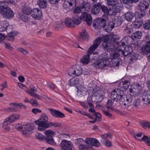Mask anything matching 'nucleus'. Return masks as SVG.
Wrapping results in <instances>:
<instances>
[{"mask_svg":"<svg viewBox=\"0 0 150 150\" xmlns=\"http://www.w3.org/2000/svg\"><path fill=\"white\" fill-rule=\"evenodd\" d=\"M130 82L127 80L121 82L120 84V86L124 89H127L130 85Z\"/></svg>","mask_w":150,"mask_h":150,"instance_id":"obj_33","label":"nucleus"},{"mask_svg":"<svg viewBox=\"0 0 150 150\" xmlns=\"http://www.w3.org/2000/svg\"><path fill=\"white\" fill-rule=\"evenodd\" d=\"M120 106L122 108H126L129 106V103L132 101V99L129 96L124 95L120 100Z\"/></svg>","mask_w":150,"mask_h":150,"instance_id":"obj_11","label":"nucleus"},{"mask_svg":"<svg viewBox=\"0 0 150 150\" xmlns=\"http://www.w3.org/2000/svg\"><path fill=\"white\" fill-rule=\"evenodd\" d=\"M142 11L139 12L138 13L139 16L138 17L139 18H142L144 17L146 14L145 11L144 10H141Z\"/></svg>","mask_w":150,"mask_h":150,"instance_id":"obj_63","label":"nucleus"},{"mask_svg":"<svg viewBox=\"0 0 150 150\" xmlns=\"http://www.w3.org/2000/svg\"><path fill=\"white\" fill-rule=\"evenodd\" d=\"M23 130L22 131V133L26 136H28L33 129V127L30 124L23 125Z\"/></svg>","mask_w":150,"mask_h":150,"instance_id":"obj_19","label":"nucleus"},{"mask_svg":"<svg viewBox=\"0 0 150 150\" xmlns=\"http://www.w3.org/2000/svg\"><path fill=\"white\" fill-rule=\"evenodd\" d=\"M20 117V115L18 114H13L10 115L5 119L3 122V126H7L8 125L18 120Z\"/></svg>","mask_w":150,"mask_h":150,"instance_id":"obj_10","label":"nucleus"},{"mask_svg":"<svg viewBox=\"0 0 150 150\" xmlns=\"http://www.w3.org/2000/svg\"><path fill=\"white\" fill-rule=\"evenodd\" d=\"M93 87L95 88L94 89H91L93 92V93L91 96V100L93 102L96 103H99L104 98V91L101 89L97 90L96 87V85L95 84L93 85Z\"/></svg>","mask_w":150,"mask_h":150,"instance_id":"obj_3","label":"nucleus"},{"mask_svg":"<svg viewBox=\"0 0 150 150\" xmlns=\"http://www.w3.org/2000/svg\"><path fill=\"white\" fill-rule=\"evenodd\" d=\"M132 31V27L131 25L126 26L124 30V33L126 35H130Z\"/></svg>","mask_w":150,"mask_h":150,"instance_id":"obj_41","label":"nucleus"},{"mask_svg":"<svg viewBox=\"0 0 150 150\" xmlns=\"http://www.w3.org/2000/svg\"><path fill=\"white\" fill-rule=\"evenodd\" d=\"M48 118L44 114H42L40 118L35 121V123L38 126V129L40 131L44 130L48 128L49 123L48 122Z\"/></svg>","mask_w":150,"mask_h":150,"instance_id":"obj_2","label":"nucleus"},{"mask_svg":"<svg viewBox=\"0 0 150 150\" xmlns=\"http://www.w3.org/2000/svg\"><path fill=\"white\" fill-rule=\"evenodd\" d=\"M142 24L141 21H135L133 24L134 27L136 28H139L142 26Z\"/></svg>","mask_w":150,"mask_h":150,"instance_id":"obj_57","label":"nucleus"},{"mask_svg":"<svg viewBox=\"0 0 150 150\" xmlns=\"http://www.w3.org/2000/svg\"><path fill=\"white\" fill-rule=\"evenodd\" d=\"M124 92L118 88H115L113 90L111 94V98L114 101H117L121 99L122 97L124 95Z\"/></svg>","mask_w":150,"mask_h":150,"instance_id":"obj_8","label":"nucleus"},{"mask_svg":"<svg viewBox=\"0 0 150 150\" xmlns=\"http://www.w3.org/2000/svg\"><path fill=\"white\" fill-rule=\"evenodd\" d=\"M118 43L113 37L111 39L110 42L108 43H102V46L104 50L105 51L110 52L112 50H115L113 53H117L116 49L118 47Z\"/></svg>","mask_w":150,"mask_h":150,"instance_id":"obj_5","label":"nucleus"},{"mask_svg":"<svg viewBox=\"0 0 150 150\" xmlns=\"http://www.w3.org/2000/svg\"><path fill=\"white\" fill-rule=\"evenodd\" d=\"M19 18L21 20L24 22H27L28 21V16L23 14L20 15Z\"/></svg>","mask_w":150,"mask_h":150,"instance_id":"obj_52","label":"nucleus"},{"mask_svg":"<svg viewBox=\"0 0 150 150\" xmlns=\"http://www.w3.org/2000/svg\"><path fill=\"white\" fill-rule=\"evenodd\" d=\"M62 124L61 123L57 122H49V125L48 128L53 126L55 127H60L61 126Z\"/></svg>","mask_w":150,"mask_h":150,"instance_id":"obj_48","label":"nucleus"},{"mask_svg":"<svg viewBox=\"0 0 150 150\" xmlns=\"http://www.w3.org/2000/svg\"><path fill=\"white\" fill-rule=\"evenodd\" d=\"M144 28L147 30H150V20L146 21L144 24Z\"/></svg>","mask_w":150,"mask_h":150,"instance_id":"obj_53","label":"nucleus"},{"mask_svg":"<svg viewBox=\"0 0 150 150\" xmlns=\"http://www.w3.org/2000/svg\"><path fill=\"white\" fill-rule=\"evenodd\" d=\"M129 91L130 92V95L132 96H134L136 95V90L134 88H133L132 87L129 89Z\"/></svg>","mask_w":150,"mask_h":150,"instance_id":"obj_61","label":"nucleus"},{"mask_svg":"<svg viewBox=\"0 0 150 150\" xmlns=\"http://www.w3.org/2000/svg\"><path fill=\"white\" fill-rule=\"evenodd\" d=\"M48 110L52 115L55 117L63 118L65 117L64 114L57 110L48 108Z\"/></svg>","mask_w":150,"mask_h":150,"instance_id":"obj_21","label":"nucleus"},{"mask_svg":"<svg viewBox=\"0 0 150 150\" xmlns=\"http://www.w3.org/2000/svg\"><path fill=\"white\" fill-rule=\"evenodd\" d=\"M112 102L111 100H108L106 104V107L108 110H113Z\"/></svg>","mask_w":150,"mask_h":150,"instance_id":"obj_51","label":"nucleus"},{"mask_svg":"<svg viewBox=\"0 0 150 150\" xmlns=\"http://www.w3.org/2000/svg\"><path fill=\"white\" fill-rule=\"evenodd\" d=\"M123 21V19L121 16H115L113 18L112 22L115 26H117L120 25Z\"/></svg>","mask_w":150,"mask_h":150,"instance_id":"obj_22","label":"nucleus"},{"mask_svg":"<svg viewBox=\"0 0 150 150\" xmlns=\"http://www.w3.org/2000/svg\"><path fill=\"white\" fill-rule=\"evenodd\" d=\"M83 12L82 10H81V7H77L75 8L74 10V12L75 13H80L81 12Z\"/></svg>","mask_w":150,"mask_h":150,"instance_id":"obj_64","label":"nucleus"},{"mask_svg":"<svg viewBox=\"0 0 150 150\" xmlns=\"http://www.w3.org/2000/svg\"><path fill=\"white\" fill-rule=\"evenodd\" d=\"M31 15L33 18L39 19L42 15V11L38 8H35L31 11Z\"/></svg>","mask_w":150,"mask_h":150,"instance_id":"obj_20","label":"nucleus"},{"mask_svg":"<svg viewBox=\"0 0 150 150\" xmlns=\"http://www.w3.org/2000/svg\"><path fill=\"white\" fill-rule=\"evenodd\" d=\"M103 28L105 31L109 33L112 30L113 28V26L110 23H108L107 25H105V24H103Z\"/></svg>","mask_w":150,"mask_h":150,"instance_id":"obj_34","label":"nucleus"},{"mask_svg":"<svg viewBox=\"0 0 150 150\" xmlns=\"http://www.w3.org/2000/svg\"><path fill=\"white\" fill-rule=\"evenodd\" d=\"M105 20L103 18H99L94 20L93 23V27L95 28L100 29L103 28Z\"/></svg>","mask_w":150,"mask_h":150,"instance_id":"obj_16","label":"nucleus"},{"mask_svg":"<svg viewBox=\"0 0 150 150\" xmlns=\"http://www.w3.org/2000/svg\"><path fill=\"white\" fill-rule=\"evenodd\" d=\"M60 146L61 150H72L73 144L70 141L63 140L61 142Z\"/></svg>","mask_w":150,"mask_h":150,"instance_id":"obj_12","label":"nucleus"},{"mask_svg":"<svg viewBox=\"0 0 150 150\" xmlns=\"http://www.w3.org/2000/svg\"><path fill=\"white\" fill-rule=\"evenodd\" d=\"M124 19L129 21H131L134 16V13L131 12H128L123 15Z\"/></svg>","mask_w":150,"mask_h":150,"instance_id":"obj_26","label":"nucleus"},{"mask_svg":"<svg viewBox=\"0 0 150 150\" xmlns=\"http://www.w3.org/2000/svg\"><path fill=\"white\" fill-rule=\"evenodd\" d=\"M88 52V54L84 56L82 59H81V62L83 64H87L89 62V54H92Z\"/></svg>","mask_w":150,"mask_h":150,"instance_id":"obj_36","label":"nucleus"},{"mask_svg":"<svg viewBox=\"0 0 150 150\" xmlns=\"http://www.w3.org/2000/svg\"><path fill=\"white\" fill-rule=\"evenodd\" d=\"M142 100L145 102V103H150V91H147L146 94L143 96Z\"/></svg>","mask_w":150,"mask_h":150,"instance_id":"obj_31","label":"nucleus"},{"mask_svg":"<svg viewBox=\"0 0 150 150\" xmlns=\"http://www.w3.org/2000/svg\"><path fill=\"white\" fill-rule=\"evenodd\" d=\"M102 139L101 140V143L107 147H110L112 146V143L108 140V138H110L111 136L110 134L106 133L101 136Z\"/></svg>","mask_w":150,"mask_h":150,"instance_id":"obj_13","label":"nucleus"},{"mask_svg":"<svg viewBox=\"0 0 150 150\" xmlns=\"http://www.w3.org/2000/svg\"><path fill=\"white\" fill-rule=\"evenodd\" d=\"M17 34V33L15 32L14 31H11L10 32H8V35L6 37V39L9 40L13 41L14 40V36Z\"/></svg>","mask_w":150,"mask_h":150,"instance_id":"obj_30","label":"nucleus"},{"mask_svg":"<svg viewBox=\"0 0 150 150\" xmlns=\"http://www.w3.org/2000/svg\"><path fill=\"white\" fill-rule=\"evenodd\" d=\"M64 23L65 25L67 27H74L75 26L73 21L69 18H66L65 19Z\"/></svg>","mask_w":150,"mask_h":150,"instance_id":"obj_29","label":"nucleus"},{"mask_svg":"<svg viewBox=\"0 0 150 150\" xmlns=\"http://www.w3.org/2000/svg\"><path fill=\"white\" fill-rule=\"evenodd\" d=\"M100 68H103L108 65L109 63V61L108 58L105 57L103 58L102 59H99Z\"/></svg>","mask_w":150,"mask_h":150,"instance_id":"obj_25","label":"nucleus"},{"mask_svg":"<svg viewBox=\"0 0 150 150\" xmlns=\"http://www.w3.org/2000/svg\"><path fill=\"white\" fill-rule=\"evenodd\" d=\"M142 34V33L141 31H138L133 33L131 37L133 39H139L141 37Z\"/></svg>","mask_w":150,"mask_h":150,"instance_id":"obj_35","label":"nucleus"},{"mask_svg":"<svg viewBox=\"0 0 150 150\" xmlns=\"http://www.w3.org/2000/svg\"><path fill=\"white\" fill-rule=\"evenodd\" d=\"M10 105L11 107L19 106L20 107H22L24 109H26L27 107L25 105L21 103H12L10 104Z\"/></svg>","mask_w":150,"mask_h":150,"instance_id":"obj_49","label":"nucleus"},{"mask_svg":"<svg viewBox=\"0 0 150 150\" xmlns=\"http://www.w3.org/2000/svg\"><path fill=\"white\" fill-rule=\"evenodd\" d=\"M103 41V43H108L110 42L111 40L109 39L108 35H105L102 38L99 37L97 38L93 43V44L91 46L88 50V52L91 53L98 47L101 41Z\"/></svg>","mask_w":150,"mask_h":150,"instance_id":"obj_4","label":"nucleus"},{"mask_svg":"<svg viewBox=\"0 0 150 150\" xmlns=\"http://www.w3.org/2000/svg\"><path fill=\"white\" fill-rule=\"evenodd\" d=\"M67 73L69 75L72 77H76L81 75L82 73V70L80 66L75 65H72L69 68Z\"/></svg>","mask_w":150,"mask_h":150,"instance_id":"obj_7","label":"nucleus"},{"mask_svg":"<svg viewBox=\"0 0 150 150\" xmlns=\"http://www.w3.org/2000/svg\"><path fill=\"white\" fill-rule=\"evenodd\" d=\"M16 50L25 55L29 53L28 51L22 47L17 48Z\"/></svg>","mask_w":150,"mask_h":150,"instance_id":"obj_54","label":"nucleus"},{"mask_svg":"<svg viewBox=\"0 0 150 150\" xmlns=\"http://www.w3.org/2000/svg\"><path fill=\"white\" fill-rule=\"evenodd\" d=\"M31 8L29 7L25 6L22 8V11L24 14L29 15L30 13L31 14Z\"/></svg>","mask_w":150,"mask_h":150,"instance_id":"obj_46","label":"nucleus"},{"mask_svg":"<svg viewBox=\"0 0 150 150\" xmlns=\"http://www.w3.org/2000/svg\"><path fill=\"white\" fill-rule=\"evenodd\" d=\"M149 6V4L146 0H141L139 6L140 10H145L147 9Z\"/></svg>","mask_w":150,"mask_h":150,"instance_id":"obj_24","label":"nucleus"},{"mask_svg":"<svg viewBox=\"0 0 150 150\" xmlns=\"http://www.w3.org/2000/svg\"><path fill=\"white\" fill-rule=\"evenodd\" d=\"M37 3L40 8H45L47 6L46 0H38Z\"/></svg>","mask_w":150,"mask_h":150,"instance_id":"obj_32","label":"nucleus"},{"mask_svg":"<svg viewBox=\"0 0 150 150\" xmlns=\"http://www.w3.org/2000/svg\"><path fill=\"white\" fill-rule=\"evenodd\" d=\"M121 4V3H117V4L113 6L112 9H109V14L110 16H114L115 15L117 12L120 10Z\"/></svg>","mask_w":150,"mask_h":150,"instance_id":"obj_18","label":"nucleus"},{"mask_svg":"<svg viewBox=\"0 0 150 150\" xmlns=\"http://www.w3.org/2000/svg\"><path fill=\"white\" fill-rule=\"evenodd\" d=\"M85 143L87 144V146H90L87 150H91L92 149V146H94L96 147L99 146L100 143L97 139L93 138H86L85 139Z\"/></svg>","mask_w":150,"mask_h":150,"instance_id":"obj_9","label":"nucleus"},{"mask_svg":"<svg viewBox=\"0 0 150 150\" xmlns=\"http://www.w3.org/2000/svg\"><path fill=\"white\" fill-rule=\"evenodd\" d=\"M44 133L47 137H52L55 135V132L50 130H47L44 132Z\"/></svg>","mask_w":150,"mask_h":150,"instance_id":"obj_40","label":"nucleus"},{"mask_svg":"<svg viewBox=\"0 0 150 150\" xmlns=\"http://www.w3.org/2000/svg\"><path fill=\"white\" fill-rule=\"evenodd\" d=\"M132 87L134 88L136 90H138V91L140 90L142 88V86L139 83H136L132 85Z\"/></svg>","mask_w":150,"mask_h":150,"instance_id":"obj_55","label":"nucleus"},{"mask_svg":"<svg viewBox=\"0 0 150 150\" xmlns=\"http://www.w3.org/2000/svg\"><path fill=\"white\" fill-rule=\"evenodd\" d=\"M73 22L75 24L78 25L81 22V19L80 17H79L78 15L75 14L73 15L72 16Z\"/></svg>","mask_w":150,"mask_h":150,"instance_id":"obj_28","label":"nucleus"},{"mask_svg":"<svg viewBox=\"0 0 150 150\" xmlns=\"http://www.w3.org/2000/svg\"><path fill=\"white\" fill-rule=\"evenodd\" d=\"M45 139L47 143L50 145L53 146H55L56 145V143L52 137H45Z\"/></svg>","mask_w":150,"mask_h":150,"instance_id":"obj_37","label":"nucleus"},{"mask_svg":"<svg viewBox=\"0 0 150 150\" xmlns=\"http://www.w3.org/2000/svg\"><path fill=\"white\" fill-rule=\"evenodd\" d=\"M80 36L82 39L85 40H87L88 38V35L85 30H83L80 33Z\"/></svg>","mask_w":150,"mask_h":150,"instance_id":"obj_47","label":"nucleus"},{"mask_svg":"<svg viewBox=\"0 0 150 150\" xmlns=\"http://www.w3.org/2000/svg\"><path fill=\"white\" fill-rule=\"evenodd\" d=\"M6 23L5 21H0V32H3L6 30Z\"/></svg>","mask_w":150,"mask_h":150,"instance_id":"obj_39","label":"nucleus"},{"mask_svg":"<svg viewBox=\"0 0 150 150\" xmlns=\"http://www.w3.org/2000/svg\"><path fill=\"white\" fill-rule=\"evenodd\" d=\"M141 101L140 99H136L133 102L132 105L136 108H138L141 105Z\"/></svg>","mask_w":150,"mask_h":150,"instance_id":"obj_50","label":"nucleus"},{"mask_svg":"<svg viewBox=\"0 0 150 150\" xmlns=\"http://www.w3.org/2000/svg\"><path fill=\"white\" fill-rule=\"evenodd\" d=\"M76 0L65 1L63 4V7L67 11H71L76 5Z\"/></svg>","mask_w":150,"mask_h":150,"instance_id":"obj_15","label":"nucleus"},{"mask_svg":"<svg viewBox=\"0 0 150 150\" xmlns=\"http://www.w3.org/2000/svg\"><path fill=\"white\" fill-rule=\"evenodd\" d=\"M100 8L104 13L109 15V10L108 9L106 6H102L100 7Z\"/></svg>","mask_w":150,"mask_h":150,"instance_id":"obj_56","label":"nucleus"},{"mask_svg":"<svg viewBox=\"0 0 150 150\" xmlns=\"http://www.w3.org/2000/svg\"><path fill=\"white\" fill-rule=\"evenodd\" d=\"M101 5V4L98 3L97 4L94 5L92 7L91 9V13L96 15L100 11V6Z\"/></svg>","mask_w":150,"mask_h":150,"instance_id":"obj_27","label":"nucleus"},{"mask_svg":"<svg viewBox=\"0 0 150 150\" xmlns=\"http://www.w3.org/2000/svg\"><path fill=\"white\" fill-rule=\"evenodd\" d=\"M143 141L148 145L150 146V137L144 135L140 141Z\"/></svg>","mask_w":150,"mask_h":150,"instance_id":"obj_44","label":"nucleus"},{"mask_svg":"<svg viewBox=\"0 0 150 150\" xmlns=\"http://www.w3.org/2000/svg\"><path fill=\"white\" fill-rule=\"evenodd\" d=\"M77 88L78 89L77 92L81 95L87 91V88L82 86H79L77 87Z\"/></svg>","mask_w":150,"mask_h":150,"instance_id":"obj_38","label":"nucleus"},{"mask_svg":"<svg viewBox=\"0 0 150 150\" xmlns=\"http://www.w3.org/2000/svg\"><path fill=\"white\" fill-rule=\"evenodd\" d=\"M127 38H123L121 41L122 45L118 47L116 49L117 53H112L110 54V58L111 59V62L113 64L114 66H118L121 63L120 59L118 58L119 55L126 56L130 54L132 51L130 46L124 47L125 43V40Z\"/></svg>","mask_w":150,"mask_h":150,"instance_id":"obj_1","label":"nucleus"},{"mask_svg":"<svg viewBox=\"0 0 150 150\" xmlns=\"http://www.w3.org/2000/svg\"><path fill=\"white\" fill-rule=\"evenodd\" d=\"M35 137L41 140H43L44 139H45V138L40 133H36Z\"/></svg>","mask_w":150,"mask_h":150,"instance_id":"obj_58","label":"nucleus"},{"mask_svg":"<svg viewBox=\"0 0 150 150\" xmlns=\"http://www.w3.org/2000/svg\"><path fill=\"white\" fill-rule=\"evenodd\" d=\"M144 52L146 54L150 53V41L146 43L145 47H143L142 48Z\"/></svg>","mask_w":150,"mask_h":150,"instance_id":"obj_42","label":"nucleus"},{"mask_svg":"<svg viewBox=\"0 0 150 150\" xmlns=\"http://www.w3.org/2000/svg\"><path fill=\"white\" fill-rule=\"evenodd\" d=\"M0 13L4 18L8 19L12 18L14 16L12 10L4 4L0 5Z\"/></svg>","mask_w":150,"mask_h":150,"instance_id":"obj_6","label":"nucleus"},{"mask_svg":"<svg viewBox=\"0 0 150 150\" xmlns=\"http://www.w3.org/2000/svg\"><path fill=\"white\" fill-rule=\"evenodd\" d=\"M85 142V140L81 138L77 139L75 141L76 144L78 146L79 149L80 150H87L90 147L89 145L87 146V144H83Z\"/></svg>","mask_w":150,"mask_h":150,"instance_id":"obj_14","label":"nucleus"},{"mask_svg":"<svg viewBox=\"0 0 150 150\" xmlns=\"http://www.w3.org/2000/svg\"><path fill=\"white\" fill-rule=\"evenodd\" d=\"M81 7L82 11L86 12L89 11L91 8L90 5L89 3L84 4Z\"/></svg>","mask_w":150,"mask_h":150,"instance_id":"obj_45","label":"nucleus"},{"mask_svg":"<svg viewBox=\"0 0 150 150\" xmlns=\"http://www.w3.org/2000/svg\"><path fill=\"white\" fill-rule=\"evenodd\" d=\"M141 125L144 129H146L147 127L150 128V123L148 122H142Z\"/></svg>","mask_w":150,"mask_h":150,"instance_id":"obj_60","label":"nucleus"},{"mask_svg":"<svg viewBox=\"0 0 150 150\" xmlns=\"http://www.w3.org/2000/svg\"><path fill=\"white\" fill-rule=\"evenodd\" d=\"M25 92L29 94L30 96L36 98L38 99L40 98V97L38 95L35 93L34 92L30 91L29 90H26L25 91Z\"/></svg>","mask_w":150,"mask_h":150,"instance_id":"obj_43","label":"nucleus"},{"mask_svg":"<svg viewBox=\"0 0 150 150\" xmlns=\"http://www.w3.org/2000/svg\"><path fill=\"white\" fill-rule=\"evenodd\" d=\"M81 20L86 21L88 25H91L92 19L90 14H88L86 12H83L80 16Z\"/></svg>","mask_w":150,"mask_h":150,"instance_id":"obj_17","label":"nucleus"},{"mask_svg":"<svg viewBox=\"0 0 150 150\" xmlns=\"http://www.w3.org/2000/svg\"><path fill=\"white\" fill-rule=\"evenodd\" d=\"M117 0H108V4L109 6H112L117 4Z\"/></svg>","mask_w":150,"mask_h":150,"instance_id":"obj_59","label":"nucleus"},{"mask_svg":"<svg viewBox=\"0 0 150 150\" xmlns=\"http://www.w3.org/2000/svg\"><path fill=\"white\" fill-rule=\"evenodd\" d=\"M83 82V81L81 78H72L71 79L69 82V85L71 86H73L77 84H79Z\"/></svg>","mask_w":150,"mask_h":150,"instance_id":"obj_23","label":"nucleus"},{"mask_svg":"<svg viewBox=\"0 0 150 150\" xmlns=\"http://www.w3.org/2000/svg\"><path fill=\"white\" fill-rule=\"evenodd\" d=\"M30 103L33 106H36L38 105V102L37 100L32 99L30 100Z\"/></svg>","mask_w":150,"mask_h":150,"instance_id":"obj_62","label":"nucleus"}]
</instances>
